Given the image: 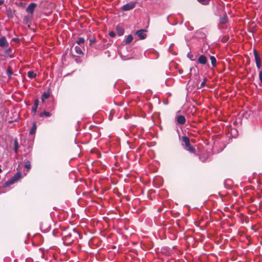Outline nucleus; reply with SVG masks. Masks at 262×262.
Instances as JSON below:
<instances>
[{"instance_id":"nucleus-1","label":"nucleus","mask_w":262,"mask_h":262,"mask_svg":"<svg viewBox=\"0 0 262 262\" xmlns=\"http://www.w3.org/2000/svg\"><path fill=\"white\" fill-rule=\"evenodd\" d=\"M253 54L255 58V61L256 63V67L258 69H260L261 68V59L259 57L258 53L256 49H254Z\"/></svg>"},{"instance_id":"nucleus-2","label":"nucleus","mask_w":262,"mask_h":262,"mask_svg":"<svg viewBox=\"0 0 262 262\" xmlns=\"http://www.w3.org/2000/svg\"><path fill=\"white\" fill-rule=\"evenodd\" d=\"M136 2H130L124 5H123L121 7V10L122 11H129L133 9H134L136 6Z\"/></svg>"},{"instance_id":"nucleus-3","label":"nucleus","mask_w":262,"mask_h":262,"mask_svg":"<svg viewBox=\"0 0 262 262\" xmlns=\"http://www.w3.org/2000/svg\"><path fill=\"white\" fill-rule=\"evenodd\" d=\"M37 6V4L34 3H30L27 7L26 11L29 13L31 17H32L34 10Z\"/></svg>"},{"instance_id":"nucleus-4","label":"nucleus","mask_w":262,"mask_h":262,"mask_svg":"<svg viewBox=\"0 0 262 262\" xmlns=\"http://www.w3.org/2000/svg\"><path fill=\"white\" fill-rule=\"evenodd\" d=\"M136 34L141 39H144L146 37V30L141 29L137 31Z\"/></svg>"},{"instance_id":"nucleus-5","label":"nucleus","mask_w":262,"mask_h":262,"mask_svg":"<svg viewBox=\"0 0 262 262\" xmlns=\"http://www.w3.org/2000/svg\"><path fill=\"white\" fill-rule=\"evenodd\" d=\"M9 46V42H8L5 36H2L0 38V47L7 48Z\"/></svg>"},{"instance_id":"nucleus-6","label":"nucleus","mask_w":262,"mask_h":262,"mask_svg":"<svg viewBox=\"0 0 262 262\" xmlns=\"http://www.w3.org/2000/svg\"><path fill=\"white\" fill-rule=\"evenodd\" d=\"M176 120L177 123L181 125H183L186 122V118L183 115H179L176 117Z\"/></svg>"},{"instance_id":"nucleus-7","label":"nucleus","mask_w":262,"mask_h":262,"mask_svg":"<svg viewBox=\"0 0 262 262\" xmlns=\"http://www.w3.org/2000/svg\"><path fill=\"white\" fill-rule=\"evenodd\" d=\"M198 62L202 65H205L207 63V57L204 55H201L199 57Z\"/></svg>"},{"instance_id":"nucleus-8","label":"nucleus","mask_w":262,"mask_h":262,"mask_svg":"<svg viewBox=\"0 0 262 262\" xmlns=\"http://www.w3.org/2000/svg\"><path fill=\"white\" fill-rule=\"evenodd\" d=\"M182 141L183 143V145L185 146V147L189 146L190 145L189 139L186 136L182 137Z\"/></svg>"},{"instance_id":"nucleus-9","label":"nucleus","mask_w":262,"mask_h":262,"mask_svg":"<svg viewBox=\"0 0 262 262\" xmlns=\"http://www.w3.org/2000/svg\"><path fill=\"white\" fill-rule=\"evenodd\" d=\"M50 97V92L48 91L46 92H44L41 96V99L42 103L45 102V100L48 99Z\"/></svg>"},{"instance_id":"nucleus-10","label":"nucleus","mask_w":262,"mask_h":262,"mask_svg":"<svg viewBox=\"0 0 262 262\" xmlns=\"http://www.w3.org/2000/svg\"><path fill=\"white\" fill-rule=\"evenodd\" d=\"M133 40V37L131 34H129L127 36H126L125 37V39L124 40V42L125 43H130L132 40Z\"/></svg>"},{"instance_id":"nucleus-11","label":"nucleus","mask_w":262,"mask_h":262,"mask_svg":"<svg viewBox=\"0 0 262 262\" xmlns=\"http://www.w3.org/2000/svg\"><path fill=\"white\" fill-rule=\"evenodd\" d=\"M36 122H33V125L31 128V129L29 131V134L30 135H33L36 132Z\"/></svg>"},{"instance_id":"nucleus-12","label":"nucleus","mask_w":262,"mask_h":262,"mask_svg":"<svg viewBox=\"0 0 262 262\" xmlns=\"http://www.w3.org/2000/svg\"><path fill=\"white\" fill-rule=\"evenodd\" d=\"M21 177V173L20 172H17L12 178L14 180V181L16 182L19 179H20Z\"/></svg>"},{"instance_id":"nucleus-13","label":"nucleus","mask_w":262,"mask_h":262,"mask_svg":"<svg viewBox=\"0 0 262 262\" xmlns=\"http://www.w3.org/2000/svg\"><path fill=\"white\" fill-rule=\"evenodd\" d=\"M21 177V173L20 172H17L12 178L14 180V181L16 182L19 179H20Z\"/></svg>"},{"instance_id":"nucleus-14","label":"nucleus","mask_w":262,"mask_h":262,"mask_svg":"<svg viewBox=\"0 0 262 262\" xmlns=\"http://www.w3.org/2000/svg\"><path fill=\"white\" fill-rule=\"evenodd\" d=\"M210 59L211 60V62L212 67L214 68V67H216L217 62H216V59L215 57L213 56H210Z\"/></svg>"},{"instance_id":"nucleus-15","label":"nucleus","mask_w":262,"mask_h":262,"mask_svg":"<svg viewBox=\"0 0 262 262\" xmlns=\"http://www.w3.org/2000/svg\"><path fill=\"white\" fill-rule=\"evenodd\" d=\"M74 49H75V52L76 53V54H77L78 55H82L83 54V52H82L81 47H80L79 46H76L75 47Z\"/></svg>"},{"instance_id":"nucleus-16","label":"nucleus","mask_w":262,"mask_h":262,"mask_svg":"<svg viewBox=\"0 0 262 262\" xmlns=\"http://www.w3.org/2000/svg\"><path fill=\"white\" fill-rule=\"evenodd\" d=\"M14 183H15V182L14 181V180L12 178H11V179H9L8 180H7L5 183V185L6 186H10L13 184H14Z\"/></svg>"},{"instance_id":"nucleus-17","label":"nucleus","mask_w":262,"mask_h":262,"mask_svg":"<svg viewBox=\"0 0 262 262\" xmlns=\"http://www.w3.org/2000/svg\"><path fill=\"white\" fill-rule=\"evenodd\" d=\"M25 167L28 169L29 171L31 168V163L29 160L25 161Z\"/></svg>"},{"instance_id":"nucleus-18","label":"nucleus","mask_w":262,"mask_h":262,"mask_svg":"<svg viewBox=\"0 0 262 262\" xmlns=\"http://www.w3.org/2000/svg\"><path fill=\"white\" fill-rule=\"evenodd\" d=\"M117 30L119 36H122L124 34V31L123 28L120 27H117Z\"/></svg>"},{"instance_id":"nucleus-19","label":"nucleus","mask_w":262,"mask_h":262,"mask_svg":"<svg viewBox=\"0 0 262 262\" xmlns=\"http://www.w3.org/2000/svg\"><path fill=\"white\" fill-rule=\"evenodd\" d=\"M36 74L33 71H30L28 72V76L30 78H34L36 77Z\"/></svg>"},{"instance_id":"nucleus-20","label":"nucleus","mask_w":262,"mask_h":262,"mask_svg":"<svg viewBox=\"0 0 262 262\" xmlns=\"http://www.w3.org/2000/svg\"><path fill=\"white\" fill-rule=\"evenodd\" d=\"M184 148L186 150L191 153H193L195 152V149L192 146H191V145H190L189 146L185 147Z\"/></svg>"},{"instance_id":"nucleus-21","label":"nucleus","mask_w":262,"mask_h":262,"mask_svg":"<svg viewBox=\"0 0 262 262\" xmlns=\"http://www.w3.org/2000/svg\"><path fill=\"white\" fill-rule=\"evenodd\" d=\"M85 40L84 38L83 37H79L78 38V40L76 41V43L78 45H83L84 43Z\"/></svg>"},{"instance_id":"nucleus-22","label":"nucleus","mask_w":262,"mask_h":262,"mask_svg":"<svg viewBox=\"0 0 262 262\" xmlns=\"http://www.w3.org/2000/svg\"><path fill=\"white\" fill-rule=\"evenodd\" d=\"M200 3L203 5H207L209 4L210 0H197Z\"/></svg>"},{"instance_id":"nucleus-23","label":"nucleus","mask_w":262,"mask_h":262,"mask_svg":"<svg viewBox=\"0 0 262 262\" xmlns=\"http://www.w3.org/2000/svg\"><path fill=\"white\" fill-rule=\"evenodd\" d=\"M44 115L46 117H50L51 116V114L47 111H43V112L40 113V116L42 117Z\"/></svg>"},{"instance_id":"nucleus-24","label":"nucleus","mask_w":262,"mask_h":262,"mask_svg":"<svg viewBox=\"0 0 262 262\" xmlns=\"http://www.w3.org/2000/svg\"><path fill=\"white\" fill-rule=\"evenodd\" d=\"M227 22V19L226 17H223L220 18V23L223 24H226Z\"/></svg>"},{"instance_id":"nucleus-25","label":"nucleus","mask_w":262,"mask_h":262,"mask_svg":"<svg viewBox=\"0 0 262 262\" xmlns=\"http://www.w3.org/2000/svg\"><path fill=\"white\" fill-rule=\"evenodd\" d=\"M6 54L8 55L9 56L12 57V49L11 48H8L5 51Z\"/></svg>"},{"instance_id":"nucleus-26","label":"nucleus","mask_w":262,"mask_h":262,"mask_svg":"<svg viewBox=\"0 0 262 262\" xmlns=\"http://www.w3.org/2000/svg\"><path fill=\"white\" fill-rule=\"evenodd\" d=\"M187 56L192 61H194L195 60V58H194V56L190 52L187 54Z\"/></svg>"},{"instance_id":"nucleus-27","label":"nucleus","mask_w":262,"mask_h":262,"mask_svg":"<svg viewBox=\"0 0 262 262\" xmlns=\"http://www.w3.org/2000/svg\"><path fill=\"white\" fill-rule=\"evenodd\" d=\"M7 74L8 75V76L10 77V76L12 75V70L11 69L10 67H9L8 69H7Z\"/></svg>"},{"instance_id":"nucleus-28","label":"nucleus","mask_w":262,"mask_h":262,"mask_svg":"<svg viewBox=\"0 0 262 262\" xmlns=\"http://www.w3.org/2000/svg\"><path fill=\"white\" fill-rule=\"evenodd\" d=\"M37 108H38V106H35L34 105H33V106L32 107V112L33 114V115L36 114V113L37 112Z\"/></svg>"},{"instance_id":"nucleus-29","label":"nucleus","mask_w":262,"mask_h":262,"mask_svg":"<svg viewBox=\"0 0 262 262\" xmlns=\"http://www.w3.org/2000/svg\"><path fill=\"white\" fill-rule=\"evenodd\" d=\"M18 148V143H17V140H16L15 141V148H14V151L16 153L17 152Z\"/></svg>"},{"instance_id":"nucleus-30","label":"nucleus","mask_w":262,"mask_h":262,"mask_svg":"<svg viewBox=\"0 0 262 262\" xmlns=\"http://www.w3.org/2000/svg\"><path fill=\"white\" fill-rule=\"evenodd\" d=\"M206 80V78L204 79V80L200 84V88H203L205 85Z\"/></svg>"},{"instance_id":"nucleus-31","label":"nucleus","mask_w":262,"mask_h":262,"mask_svg":"<svg viewBox=\"0 0 262 262\" xmlns=\"http://www.w3.org/2000/svg\"><path fill=\"white\" fill-rule=\"evenodd\" d=\"M108 34L111 37H114L116 36V33L114 31L110 32Z\"/></svg>"},{"instance_id":"nucleus-32","label":"nucleus","mask_w":262,"mask_h":262,"mask_svg":"<svg viewBox=\"0 0 262 262\" xmlns=\"http://www.w3.org/2000/svg\"><path fill=\"white\" fill-rule=\"evenodd\" d=\"M38 104H39V100L38 99H36L34 101L33 105H34L35 106H38Z\"/></svg>"},{"instance_id":"nucleus-33","label":"nucleus","mask_w":262,"mask_h":262,"mask_svg":"<svg viewBox=\"0 0 262 262\" xmlns=\"http://www.w3.org/2000/svg\"><path fill=\"white\" fill-rule=\"evenodd\" d=\"M259 78L260 82L262 83V70L260 71L259 72Z\"/></svg>"},{"instance_id":"nucleus-34","label":"nucleus","mask_w":262,"mask_h":262,"mask_svg":"<svg viewBox=\"0 0 262 262\" xmlns=\"http://www.w3.org/2000/svg\"><path fill=\"white\" fill-rule=\"evenodd\" d=\"M96 41V40L95 38H91L90 39V45H92V43L95 42Z\"/></svg>"},{"instance_id":"nucleus-35","label":"nucleus","mask_w":262,"mask_h":262,"mask_svg":"<svg viewBox=\"0 0 262 262\" xmlns=\"http://www.w3.org/2000/svg\"><path fill=\"white\" fill-rule=\"evenodd\" d=\"M4 3V0H0V6L2 5Z\"/></svg>"},{"instance_id":"nucleus-36","label":"nucleus","mask_w":262,"mask_h":262,"mask_svg":"<svg viewBox=\"0 0 262 262\" xmlns=\"http://www.w3.org/2000/svg\"><path fill=\"white\" fill-rule=\"evenodd\" d=\"M179 72L180 74H182L183 73V70H179Z\"/></svg>"},{"instance_id":"nucleus-37","label":"nucleus","mask_w":262,"mask_h":262,"mask_svg":"<svg viewBox=\"0 0 262 262\" xmlns=\"http://www.w3.org/2000/svg\"><path fill=\"white\" fill-rule=\"evenodd\" d=\"M9 17H13V15L12 14H10V15H9Z\"/></svg>"},{"instance_id":"nucleus-38","label":"nucleus","mask_w":262,"mask_h":262,"mask_svg":"<svg viewBox=\"0 0 262 262\" xmlns=\"http://www.w3.org/2000/svg\"><path fill=\"white\" fill-rule=\"evenodd\" d=\"M2 171V170L1 168H0V173Z\"/></svg>"},{"instance_id":"nucleus-39","label":"nucleus","mask_w":262,"mask_h":262,"mask_svg":"<svg viewBox=\"0 0 262 262\" xmlns=\"http://www.w3.org/2000/svg\"><path fill=\"white\" fill-rule=\"evenodd\" d=\"M27 18V17H25V18H24V21H25V18Z\"/></svg>"}]
</instances>
